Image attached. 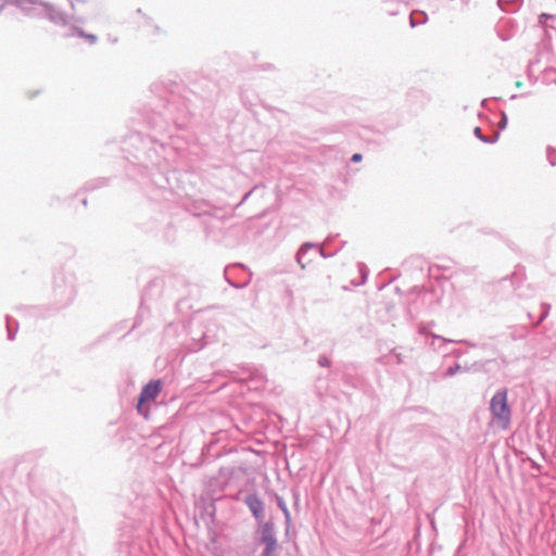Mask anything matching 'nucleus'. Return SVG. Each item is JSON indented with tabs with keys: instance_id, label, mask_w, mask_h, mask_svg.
Listing matches in <instances>:
<instances>
[{
	"instance_id": "c85d7f7f",
	"label": "nucleus",
	"mask_w": 556,
	"mask_h": 556,
	"mask_svg": "<svg viewBox=\"0 0 556 556\" xmlns=\"http://www.w3.org/2000/svg\"><path fill=\"white\" fill-rule=\"evenodd\" d=\"M457 343L465 344L468 348H477L478 346L477 343H473V342H470V341H467V340H460V341H457Z\"/></svg>"
},
{
	"instance_id": "6e6552de",
	"label": "nucleus",
	"mask_w": 556,
	"mask_h": 556,
	"mask_svg": "<svg viewBox=\"0 0 556 556\" xmlns=\"http://www.w3.org/2000/svg\"><path fill=\"white\" fill-rule=\"evenodd\" d=\"M242 502L248 506L253 518L255 519V521L257 523L256 529H261V526L266 523L264 501L260 497V495L255 491H252V492H248L244 495V497L242 498Z\"/></svg>"
},
{
	"instance_id": "4468645a",
	"label": "nucleus",
	"mask_w": 556,
	"mask_h": 556,
	"mask_svg": "<svg viewBox=\"0 0 556 556\" xmlns=\"http://www.w3.org/2000/svg\"><path fill=\"white\" fill-rule=\"evenodd\" d=\"M275 501H276V504L278 506V508L282 511L283 514V517H285V526H286V532L288 533L290 528H291V514L289 511V508L286 504V501L283 500L282 496L278 495V494H275Z\"/></svg>"
},
{
	"instance_id": "0eeeda50",
	"label": "nucleus",
	"mask_w": 556,
	"mask_h": 556,
	"mask_svg": "<svg viewBox=\"0 0 556 556\" xmlns=\"http://www.w3.org/2000/svg\"><path fill=\"white\" fill-rule=\"evenodd\" d=\"M162 384H144L139 394L137 410L144 418H148L150 406L154 403L155 397L161 393Z\"/></svg>"
},
{
	"instance_id": "2eb2a0df",
	"label": "nucleus",
	"mask_w": 556,
	"mask_h": 556,
	"mask_svg": "<svg viewBox=\"0 0 556 556\" xmlns=\"http://www.w3.org/2000/svg\"><path fill=\"white\" fill-rule=\"evenodd\" d=\"M233 267H240V268H242V269L247 270V271H248V274H249V277H248V279H247V280H244V281H242V282H235V281H232V280H230V279L228 278V270H229V267H227V268L225 269V278H226L227 282H228L231 287H233L235 289H243V288H245V287L250 283V281H251L252 273H251V271H250V269H249V268H247L243 264H236V265H233Z\"/></svg>"
},
{
	"instance_id": "9d476101",
	"label": "nucleus",
	"mask_w": 556,
	"mask_h": 556,
	"mask_svg": "<svg viewBox=\"0 0 556 556\" xmlns=\"http://www.w3.org/2000/svg\"><path fill=\"white\" fill-rule=\"evenodd\" d=\"M80 23L71 21L70 25L64 26L67 30L64 34L65 37H79L86 39L90 45H96L98 41V37L93 34H87L81 27H79Z\"/></svg>"
},
{
	"instance_id": "7c9ffc66",
	"label": "nucleus",
	"mask_w": 556,
	"mask_h": 556,
	"mask_svg": "<svg viewBox=\"0 0 556 556\" xmlns=\"http://www.w3.org/2000/svg\"><path fill=\"white\" fill-rule=\"evenodd\" d=\"M151 27V35H157L161 33V29L159 26H152V25H149Z\"/></svg>"
},
{
	"instance_id": "e433bc0d",
	"label": "nucleus",
	"mask_w": 556,
	"mask_h": 556,
	"mask_svg": "<svg viewBox=\"0 0 556 556\" xmlns=\"http://www.w3.org/2000/svg\"><path fill=\"white\" fill-rule=\"evenodd\" d=\"M394 356H396L399 363H403V359L401 358L400 354L394 353Z\"/></svg>"
},
{
	"instance_id": "39448f33",
	"label": "nucleus",
	"mask_w": 556,
	"mask_h": 556,
	"mask_svg": "<svg viewBox=\"0 0 556 556\" xmlns=\"http://www.w3.org/2000/svg\"><path fill=\"white\" fill-rule=\"evenodd\" d=\"M255 542L263 546L261 556H279L280 544L278 542L276 526L271 519L255 530Z\"/></svg>"
},
{
	"instance_id": "1a4fd4ad",
	"label": "nucleus",
	"mask_w": 556,
	"mask_h": 556,
	"mask_svg": "<svg viewBox=\"0 0 556 556\" xmlns=\"http://www.w3.org/2000/svg\"><path fill=\"white\" fill-rule=\"evenodd\" d=\"M318 249V243L304 242L299 251L296 252L295 260L302 269L306 268V265L312 263L314 257L311 253L312 250Z\"/></svg>"
},
{
	"instance_id": "c9c22d12",
	"label": "nucleus",
	"mask_w": 556,
	"mask_h": 556,
	"mask_svg": "<svg viewBox=\"0 0 556 556\" xmlns=\"http://www.w3.org/2000/svg\"><path fill=\"white\" fill-rule=\"evenodd\" d=\"M148 382L159 383V382H163V381H162V379L157 378V379H150Z\"/></svg>"
},
{
	"instance_id": "393cba45",
	"label": "nucleus",
	"mask_w": 556,
	"mask_h": 556,
	"mask_svg": "<svg viewBox=\"0 0 556 556\" xmlns=\"http://www.w3.org/2000/svg\"><path fill=\"white\" fill-rule=\"evenodd\" d=\"M314 253H315V254H316V253H318V254H319L321 257H324V258H329V257H331V256H333V255L336 254V252H332V253H328V252H326V251H325L323 248H320L319 245H318V249H315V252H314Z\"/></svg>"
},
{
	"instance_id": "5701e85b",
	"label": "nucleus",
	"mask_w": 556,
	"mask_h": 556,
	"mask_svg": "<svg viewBox=\"0 0 556 556\" xmlns=\"http://www.w3.org/2000/svg\"><path fill=\"white\" fill-rule=\"evenodd\" d=\"M547 160L552 166L556 165V148L547 147L546 150Z\"/></svg>"
},
{
	"instance_id": "6ab92c4d",
	"label": "nucleus",
	"mask_w": 556,
	"mask_h": 556,
	"mask_svg": "<svg viewBox=\"0 0 556 556\" xmlns=\"http://www.w3.org/2000/svg\"><path fill=\"white\" fill-rule=\"evenodd\" d=\"M467 370H468L467 367H463L459 364L455 363L453 366H448L447 368H445L442 375L444 378H451L457 371H467Z\"/></svg>"
},
{
	"instance_id": "72a5a7b5",
	"label": "nucleus",
	"mask_w": 556,
	"mask_h": 556,
	"mask_svg": "<svg viewBox=\"0 0 556 556\" xmlns=\"http://www.w3.org/2000/svg\"><path fill=\"white\" fill-rule=\"evenodd\" d=\"M70 3H71V8H72V10H73V13H72V14H74L75 16H77V15L75 14V10H76L75 5H76V2H74V0H70Z\"/></svg>"
},
{
	"instance_id": "bb28decb",
	"label": "nucleus",
	"mask_w": 556,
	"mask_h": 556,
	"mask_svg": "<svg viewBox=\"0 0 556 556\" xmlns=\"http://www.w3.org/2000/svg\"><path fill=\"white\" fill-rule=\"evenodd\" d=\"M318 364L321 367H328L330 365V359L327 356L321 355L318 358Z\"/></svg>"
},
{
	"instance_id": "7ed1b4c3",
	"label": "nucleus",
	"mask_w": 556,
	"mask_h": 556,
	"mask_svg": "<svg viewBox=\"0 0 556 556\" xmlns=\"http://www.w3.org/2000/svg\"><path fill=\"white\" fill-rule=\"evenodd\" d=\"M76 276L62 270L54 276L53 298L58 309L68 306L76 296Z\"/></svg>"
},
{
	"instance_id": "f03ea898",
	"label": "nucleus",
	"mask_w": 556,
	"mask_h": 556,
	"mask_svg": "<svg viewBox=\"0 0 556 556\" xmlns=\"http://www.w3.org/2000/svg\"><path fill=\"white\" fill-rule=\"evenodd\" d=\"M23 8L21 12L26 16L31 18H45L59 27L70 25L71 21L78 23L86 22L85 17L68 14L53 3L43 0H34L31 3L24 4Z\"/></svg>"
},
{
	"instance_id": "f704fd0d",
	"label": "nucleus",
	"mask_w": 556,
	"mask_h": 556,
	"mask_svg": "<svg viewBox=\"0 0 556 556\" xmlns=\"http://www.w3.org/2000/svg\"><path fill=\"white\" fill-rule=\"evenodd\" d=\"M452 353H453L456 357H459V356L463 354V352H462V351H459V350H454V351H452Z\"/></svg>"
},
{
	"instance_id": "473e14b6",
	"label": "nucleus",
	"mask_w": 556,
	"mask_h": 556,
	"mask_svg": "<svg viewBox=\"0 0 556 556\" xmlns=\"http://www.w3.org/2000/svg\"><path fill=\"white\" fill-rule=\"evenodd\" d=\"M292 493H293V497H294V503L296 505L299 503V500H300L299 492L296 490H293Z\"/></svg>"
},
{
	"instance_id": "f8f14e48",
	"label": "nucleus",
	"mask_w": 556,
	"mask_h": 556,
	"mask_svg": "<svg viewBox=\"0 0 556 556\" xmlns=\"http://www.w3.org/2000/svg\"><path fill=\"white\" fill-rule=\"evenodd\" d=\"M163 281L161 279H153L149 282L142 293L141 307L154 299V295L161 291Z\"/></svg>"
},
{
	"instance_id": "b1692460",
	"label": "nucleus",
	"mask_w": 556,
	"mask_h": 556,
	"mask_svg": "<svg viewBox=\"0 0 556 556\" xmlns=\"http://www.w3.org/2000/svg\"><path fill=\"white\" fill-rule=\"evenodd\" d=\"M358 269H359V273L362 276V281L358 285H364L367 280L369 270H368L367 266L363 263L358 264Z\"/></svg>"
},
{
	"instance_id": "dca6fc26",
	"label": "nucleus",
	"mask_w": 556,
	"mask_h": 556,
	"mask_svg": "<svg viewBox=\"0 0 556 556\" xmlns=\"http://www.w3.org/2000/svg\"><path fill=\"white\" fill-rule=\"evenodd\" d=\"M427 14L421 11H415L409 14V24L412 27L422 25L427 22Z\"/></svg>"
},
{
	"instance_id": "412c9836",
	"label": "nucleus",
	"mask_w": 556,
	"mask_h": 556,
	"mask_svg": "<svg viewBox=\"0 0 556 556\" xmlns=\"http://www.w3.org/2000/svg\"><path fill=\"white\" fill-rule=\"evenodd\" d=\"M34 0H1L0 4H11L16 7L17 9L22 10L24 9L23 5L27 3H31Z\"/></svg>"
},
{
	"instance_id": "4be33fe9",
	"label": "nucleus",
	"mask_w": 556,
	"mask_h": 556,
	"mask_svg": "<svg viewBox=\"0 0 556 556\" xmlns=\"http://www.w3.org/2000/svg\"><path fill=\"white\" fill-rule=\"evenodd\" d=\"M541 307H542V313H541L539 320L534 324L535 326L540 325L548 316L549 311H551V305L548 303H542Z\"/></svg>"
},
{
	"instance_id": "4c0bfd02",
	"label": "nucleus",
	"mask_w": 556,
	"mask_h": 556,
	"mask_svg": "<svg viewBox=\"0 0 556 556\" xmlns=\"http://www.w3.org/2000/svg\"><path fill=\"white\" fill-rule=\"evenodd\" d=\"M486 102H488V100H486V99H483V100L481 101V106L485 108Z\"/></svg>"
},
{
	"instance_id": "a211bd4d",
	"label": "nucleus",
	"mask_w": 556,
	"mask_h": 556,
	"mask_svg": "<svg viewBox=\"0 0 556 556\" xmlns=\"http://www.w3.org/2000/svg\"><path fill=\"white\" fill-rule=\"evenodd\" d=\"M18 330V325L15 320H12L11 317L7 316V332L8 340L13 341Z\"/></svg>"
},
{
	"instance_id": "c756f323",
	"label": "nucleus",
	"mask_w": 556,
	"mask_h": 556,
	"mask_svg": "<svg viewBox=\"0 0 556 556\" xmlns=\"http://www.w3.org/2000/svg\"><path fill=\"white\" fill-rule=\"evenodd\" d=\"M362 159H363V155H362L361 153H354V154L352 155V157H351V161H352L353 163H358V162H361V161H362Z\"/></svg>"
},
{
	"instance_id": "a878e982",
	"label": "nucleus",
	"mask_w": 556,
	"mask_h": 556,
	"mask_svg": "<svg viewBox=\"0 0 556 556\" xmlns=\"http://www.w3.org/2000/svg\"><path fill=\"white\" fill-rule=\"evenodd\" d=\"M507 122H508V118H507L506 113H505V112H502V113H501V121H500V123H498V128H500V130H503V129H505V128H506V126H507Z\"/></svg>"
},
{
	"instance_id": "ddd939ff",
	"label": "nucleus",
	"mask_w": 556,
	"mask_h": 556,
	"mask_svg": "<svg viewBox=\"0 0 556 556\" xmlns=\"http://www.w3.org/2000/svg\"><path fill=\"white\" fill-rule=\"evenodd\" d=\"M381 10L388 15H396L402 10H406L405 0H383Z\"/></svg>"
},
{
	"instance_id": "aec40b11",
	"label": "nucleus",
	"mask_w": 556,
	"mask_h": 556,
	"mask_svg": "<svg viewBox=\"0 0 556 556\" xmlns=\"http://www.w3.org/2000/svg\"><path fill=\"white\" fill-rule=\"evenodd\" d=\"M454 342L455 341H453V340H447L440 336L433 334L431 338V341H430V345H432L434 349H441L444 344L454 343Z\"/></svg>"
},
{
	"instance_id": "20e7f679",
	"label": "nucleus",
	"mask_w": 556,
	"mask_h": 556,
	"mask_svg": "<svg viewBox=\"0 0 556 556\" xmlns=\"http://www.w3.org/2000/svg\"><path fill=\"white\" fill-rule=\"evenodd\" d=\"M493 422L502 430H507L511 422V410L507 403V390H498L490 402Z\"/></svg>"
},
{
	"instance_id": "423d86ee",
	"label": "nucleus",
	"mask_w": 556,
	"mask_h": 556,
	"mask_svg": "<svg viewBox=\"0 0 556 556\" xmlns=\"http://www.w3.org/2000/svg\"><path fill=\"white\" fill-rule=\"evenodd\" d=\"M228 376L229 382H261L267 380L263 368L255 366H241L235 370H229Z\"/></svg>"
},
{
	"instance_id": "58836bf2",
	"label": "nucleus",
	"mask_w": 556,
	"mask_h": 556,
	"mask_svg": "<svg viewBox=\"0 0 556 556\" xmlns=\"http://www.w3.org/2000/svg\"><path fill=\"white\" fill-rule=\"evenodd\" d=\"M3 9H4V4H0V13L2 12Z\"/></svg>"
},
{
	"instance_id": "f257e3e1",
	"label": "nucleus",
	"mask_w": 556,
	"mask_h": 556,
	"mask_svg": "<svg viewBox=\"0 0 556 556\" xmlns=\"http://www.w3.org/2000/svg\"><path fill=\"white\" fill-rule=\"evenodd\" d=\"M159 111H153L151 116L147 117V124L160 134H167L172 137L170 124L176 128L186 126L190 114L188 99L178 92L169 91L160 98Z\"/></svg>"
},
{
	"instance_id": "9b49d317",
	"label": "nucleus",
	"mask_w": 556,
	"mask_h": 556,
	"mask_svg": "<svg viewBox=\"0 0 556 556\" xmlns=\"http://www.w3.org/2000/svg\"><path fill=\"white\" fill-rule=\"evenodd\" d=\"M190 342L186 343V349L189 352H198L208 344V338L202 328L193 330Z\"/></svg>"
},
{
	"instance_id": "f3484780",
	"label": "nucleus",
	"mask_w": 556,
	"mask_h": 556,
	"mask_svg": "<svg viewBox=\"0 0 556 556\" xmlns=\"http://www.w3.org/2000/svg\"><path fill=\"white\" fill-rule=\"evenodd\" d=\"M473 134L480 141L484 143H495L500 138V130L494 131L492 136H483L481 134V128L476 127Z\"/></svg>"
},
{
	"instance_id": "2f4dec72",
	"label": "nucleus",
	"mask_w": 556,
	"mask_h": 556,
	"mask_svg": "<svg viewBox=\"0 0 556 556\" xmlns=\"http://www.w3.org/2000/svg\"><path fill=\"white\" fill-rule=\"evenodd\" d=\"M141 318H142V312L137 316L135 324H134V328L138 327L140 325Z\"/></svg>"
},
{
	"instance_id": "cd10ccee",
	"label": "nucleus",
	"mask_w": 556,
	"mask_h": 556,
	"mask_svg": "<svg viewBox=\"0 0 556 556\" xmlns=\"http://www.w3.org/2000/svg\"><path fill=\"white\" fill-rule=\"evenodd\" d=\"M552 17H553V16H552V15H549V14L542 13V14L540 15V17H539V22H540L541 24H544V23H545V21H548V20H549V18H552Z\"/></svg>"
}]
</instances>
